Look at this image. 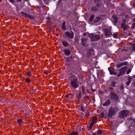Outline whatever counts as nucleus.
<instances>
[{
	"label": "nucleus",
	"mask_w": 135,
	"mask_h": 135,
	"mask_svg": "<svg viewBox=\"0 0 135 135\" xmlns=\"http://www.w3.org/2000/svg\"><path fill=\"white\" fill-rule=\"evenodd\" d=\"M84 35L85 36L86 35V33H84Z\"/></svg>",
	"instance_id": "obj_58"
},
{
	"label": "nucleus",
	"mask_w": 135,
	"mask_h": 135,
	"mask_svg": "<svg viewBox=\"0 0 135 135\" xmlns=\"http://www.w3.org/2000/svg\"><path fill=\"white\" fill-rule=\"evenodd\" d=\"M22 122V120L21 119H19L17 120V122L18 124H20Z\"/></svg>",
	"instance_id": "obj_34"
},
{
	"label": "nucleus",
	"mask_w": 135,
	"mask_h": 135,
	"mask_svg": "<svg viewBox=\"0 0 135 135\" xmlns=\"http://www.w3.org/2000/svg\"><path fill=\"white\" fill-rule=\"evenodd\" d=\"M31 73V71H30L27 73V74L28 76L31 75H32V74Z\"/></svg>",
	"instance_id": "obj_39"
},
{
	"label": "nucleus",
	"mask_w": 135,
	"mask_h": 135,
	"mask_svg": "<svg viewBox=\"0 0 135 135\" xmlns=\"http://www.w3.org/2000/svg\"><path fill=\"white\" fill-rule=\"evenodd\" d=\"M100 4L99 3H97L96 4V6L98 7H100Z\"/></svg>",
	"instance_id": "obj_44"
},
{
	"label": "nucleus",
	"mask_w": 135,
	"mask_h": 135,
	"mask_svg": "<svg viewBox=\"0 0 135 135\" xmlns=\"http://www.w3.org/2000/svg\"><path fill=\"white\" fill-rule=\"evenodd\" d=\"M124 88L123 86V85H121L120 87V89H123Z\"/></svg>",
	"instance_id": "obj_45"
},
{
	"label": "nucleus",
	"mask_w": 135,
	"mask_h": 135,
	"mask_svg": "<svg viewBox=\"0 0 135 135\" xmlns=\"http://www.w3.org/2000/svg\"><path fill=\"white\" fill-rule=\"evenodd\" d=\"M62 43L63 45L65 47H66L68 45H69L68 42H66L65 41H62Z\"/></svg>",
	"instance_id": "obj_16"
},
{
	"label": "nucleus",
	"mask_w": 135,
	"mask_h": 135,
	"mask_svg": "<svg viewBox=\"0 0 135 135\" xmlns=\"http://www.w3.org/2000/svg\"><path fill=\"white\" fill-rule=\"evenodd\" d=\"M127 68L128 67L127 66H125L121 68L119 70V73L117 75V76L119 77L123 74L126 71Z\"/></svg>",
	"instance_id": "obj_6"
},
{
	"label": "nucleus",
	"mask_w": 135,
	"mask_h": 135,
	"mask_svg": "<svg viewBox=\"0 0 135 135\" xmlns=\"http://www.w3.org/2000/svg\"><path fill=\"white\" fill-rule=\"evenodd\" d=\"M100 32H98V33H100Z\"/></svg>",
	"instance_id": "obj_61"
},
{
	"label": "nucleus",
	"mask_w": 135,
	"mask_h": 135,
	"mask_svg": "<svg viewBox=\"0 0 135 135\" xmlns=\"http://www.w3.org/2000/svg\"><path fill=\"white\" fill-rule=\"evenodd\" d=\"M20 13L25 18H28L31 19H33L34 18V17L33 16H31L29 14H27L23 12H21Z\"/></svg>",
	"instance_id": "obj_8"
},
{
	"label": "nucleus",
	"mask_w": 135,
	"mask_h": 135,
	"mask_svg": "<svg viewBox=\"0 0 135 135\" xmlns=\"http://www.w3.org/2000/svg\"><path fill=\"white\" fill-rule=\"evenodd\" d=\"M119 60H120V61H123L124 60H123V59H119Z\"/></svg>",
	"instance_id": "obj_53"
},
{
	"label": "nucleus",
	"mask_w": 135,
	"mask_h": 135,
	"mask_svg": "<svg viewBox=\"0 0 135 135\" xmlns=\"http://www.w3.org/2000/svg\"><path fill=\"white\" fill-rule=\"evenodd\" d=\"M26 81L28 83H29L30 82L31 80L30 78H28L26 79Z\"/></svg>",
	"instance_id": "obj_30"
},
{
	"label": "nucleus",
	"mask_w": 135,
	"mask_h": 135,
	"mask_svg": "<svg viewBox=\"0 0 135 135\" xmlns=\"http://www.w3.org/2000/svg\"><path fill=\"white\" fill-rule=\"evenodd\" d=\"M131 69H129L127 71V74H128L131 71Z\"/></svg>",
	"instance_id": "obj_36"
},
{
	"label": "nucleus",
	"mask_w": 135,
	"mask_h": 135,
	"mask_svg": "<svg viewBox=\"0 0 135 135\" xmlns=\"http://www.w3.org/2000/svg\"><path fill=\"white\" fill-rule=\"evenodd\" d=\"M122 63L123 65H123H127L128 64V62L127 61L124 62H123Z\"/></svg>",
	"instance_id": "obj_32"
},
{
	"label": "nucleus",
	"mask_w": 135,
	"mask_h": 135,
	"mask_svg": "<svg viewBox=\"0 0 135 135\" xmlns=\"http://www.w3.org/2000/svg\"><path fill=\"white\" fill-rule=\"evenodd\" d=\"M132 84L133 85V86H135V81H134L133 83H132Z\"/></svg>",
	"instance_id": "obj_48"
},
{
	"label": "nucleus",
	"mask_w": 135,
	"mask_h": 135,
	"mask_svg": "<svg viewBox=\"0 0 135 135\" xmlns=\"http://www.w3.org/2000/svg\"><path fill=\"white\" fill-rule=\"evenodd\" d=\"M87 39L86 38H83L81 39V44L82 46H86L87 45L86 44Z\"/></svg>",
	"instance_id": "obj_10"
},
{
	"label": "nucleus",
	"mask_w": 135,
	"mask_h": 135,
	"mask_svg": "<svg viewBox=\"0 0 135 135\" xmlns=\"http://www.w3.org/2000/svg\"><path fill=\"white\" fill-rule=\"evenodd\" d=\"M81 90L82 93L83 94H86V93L85 91L84 86L83 85H82L81 87Z\"/></svg>",
	"instance_id": "obj_22"
},
{
	"label": "nucleus",
	"mask_w": 135,
	"mask_h": 135,
	"mask_svg": "<svg viewBox=\"0 0 135 135\" xmlns=\"http://www.w3.org/2000/svg\"><path fill=\"white\" fill-rule=\"evenodd\" d=\"M93 51V49H90L89 50V52L90 53V51Z\"/></svg>",
	"instance_id": "obj_46"
},
{
	"label": "nucleus",
	"mask_w": 135,
	"mask_h": 135,
	"mask_svg": "<svg viewBox=\"0 0 135 135\" xmlns=\"http://www.w3.org/2000/svg\"><path fill=\"white\" fill-rule=\"evenodd\" d=\"M94 18V15H92L89 18V21L91 22L93 21Z\"/></svg>",
	"instance_id": "obj_23"
},
{
	"label": "nucleus",
	"mask_w": 135,
	"mask_h": 135,
	"mask_svg": "<svg viewBox=\"0 0 135 135\" xmlns=\"http://www.w3.org/2000/svg\"><path fill=\"white\" fill-rule=\"evenodd\" d=\"M62 28L63 30H65L66 28L65 26V23L64 21L63 23L62 24Z\"/></svg>",
	"instance_id": "obj_18"
},
{
	"label": "nucleus",
	"mask_w": 135,
	"mask_h": 135,
	"mask_svg": "<svg viewBox=\"0 0 135 135\" xmlns=\"http://www.w3.org/2000/svg\"><path fill=\"white\" fill-rule=\"evenodd\" d=\"M97 132L100 135L102 133V131L101 130H98Z\"/></svg>",
	"instance_id": "obj_31"
},
{
	"label": "nucleus",
	"mask_w": 135,
	"mask_h": 135,
	"mask_svg": "<svg viewBox=\"0 0 135 135\" xmlns=\"http://www.w3.org/2000/svg\"><path fill=\"white\" fill-rule=\"evenodd\" d=\"M132 49L133 51H135V44H132Z\"/></svg>",
	"instance_id": "obj_25"
},
{
	"label": "nucleus",
	"mask_w": 135,
	"mask_h": 135,
	"mask_svg": "<svg viewBox=\"0 0 135 135\" xmlns=\"http://www.w3.org/2000/svg\"><path fill=\"white\" fill-rule=\"evenodd\" d=\"M112 22L115 23H117L118 21L117 16L116 15H114L112 16Z\"/></svg>",
	"instance_id": "obj_12"
},
{
	"label": "nucleus",
	"mask_w": 135,
	"mask_h": 135,
	"mask_svg": "<svg viewBox=\"0 0 135 135\" xmlns=\"http://www.w3.org/2000/svg\"><path fill=\"white\" fill-rule=\"evenodd\" d=\"M109 91L112 92L113 91V89L112 87H109Z\"/></svg>",
	"instance_id": "obj_38"
},
{
	"label": "nucleus",
	"mask_w": 135,
	"mask_h": 135,
	"mask_svg": "<svg viewBox=\"0 0 135 135\" xmlns=\"http://www.w3.org/2000/svg\"><path fill=\"white\" fill-rule=\"evenodd\" d=\"M92 121L91 123L94 125L96 123L97 121V119L96 117H94L92 118Z\"/></svg>",
	"instance_id": "obj_14"
},
{
	"label": "nucleus",
	"mask_w": 135,
	"mask_h": 135,
	"mask_svg": "<svg viewBox=\"0 0 135 135\" xmlns=\"http://www.w3.org/2000/svg\"><path fill=\"white\" fill-rule=\"evenodd\" d=\"M110 98L114 100L117 101L118 99V97L117 95L114 92H111L109 95Z\"/></svg>",
	"instance_id": "obj_5"
},
{
	"label": "nucleus",
	"mask_w": 135,
	"mask_h": 135,
	"mask_svg": "<svg viewBox=\"0 0 135 135\" xmlns=\"http://www.w3.org/2000/svg\"><path fill=\"white\" fill-rule=\"evenodd\" d=\"M72 56H70L69 57L68 59L67 60V61L68 62H69L72 59Z\"/></svg>",
	"instance_id": "obj_28"
},
{
	"label": "nucleus",
	"mask_w": 135,
	"mask_h": 135,
	"mask_svg": "<svg viewBox=\"0 0 135 135\" xmlns=\"http://www.w3.org/2000/svg\"><path fill=\"white\" fill-rule=\"evenodd\" d=\"M78 132L76 131L71 132V133L69 134L68 135H78Z\"/></svg>",
	"instance_id": "obj_21"
},
{
	"label": "nucleus",
	"mask_w": 135,
	"mask_h": 135,
	"mask_svg": "<svg viewBox=\"0 0 135 135\" xmlns=\"http://www.w3.org/2000/svg\"><path fill=\"white\" fill-rule=\"evenodd\" d=\"M133 6H135V2L134 3V5H133Z\"/></svg>",
	"instance_id": "obj_57"
},
{
	"label": "nucleus",
	"mask_w": 135,
	"mask_h": 135,
	"mask_svg": "<svg viewBox=\"0 0 135 135\" xmlns=\"http://www.w3.org/2000/svg\"><path fill=\"white\" fill-rule=\"evenodd\" d=\"M126 22V20H123V21L122 22V23H124L125 24V22Z\"/></svg>",
	"instance_id": "obj_49"
},
{
	"label": "nucleus",
	"mask_w": 135,
	"mask_h": 135,
	"mask_svg": "<svg viewBox=\"0 0 135 135\" xmlns=\"http://www.w3.org/2000/svg\"><path fill=\"white\" fill-rule=\"evenodd\" d=\"M65 36L69 38H73L74 37V33L72 31L71 33L66 31L65 33Z\"/></svg>",
	"instance_id": "obj_7"
},
{
	"label": "nucleus",
	"mask_w": 135,
	"mask_h": 135,
	"mask_svg": "<svg viewBox=\"0 0 135 135\" xmlns=\"http://www.w3.org/2000/svg\"><path fill=\"white\" fill-rule=\"evenodd\" d=\"M104 33L106 37H108L112 35V33L110 31L107 29H105L104 30Z\"/></svg>",
	"instance_id": "obj_9"
},
{
	"label": "nucleus",
	"mask_w": 135,
	"mask_h": 135,
	"mask_svg": "<svg viewBox=\"0 0 135 135\" xmlns=\"http://www.w3.org/2000/svg\"><path fill=\"white\" fill-rule=\"evenodd\" d=\"M119 110V108L117 107L110 108L108 110V116L110 118H112L113 115H115Z\"/></svg>",
	"instance_id": "obj_2"
},
{
	"label": "nucleus",
	"mask_w": 135,
	"mask_h": 135,
	"mask_svg": "<svg viewBox=\"0 0 135 135\" xmlns=\"http://www.w3.org/2000/svg\"><path fill=\"white\" fill-rule=\"evenodd\" d=\"M89 37L91 41H97L99 40L100 38L99 35H95L94 33H91L89 35Z\"/></svg>",
	"instance_id": "obj_3"
},
{
	"label": "nucleus",
	"mask_w": 135,
	"mask_h": 135,
	"mask_svg": "<svg viewBox=\"0 0 135 135\" xmlns=\"http://www.w3.org/2000/svg\"><path fill=\"white\" fill-rule=\"evenodd\" d=\"M132 78L131 77H128V80L126 84L127 85H128L131 81Z\"/></svg>",
	"instance_id": "obj_15"
},
{
	"label": "nucleus",
	"mask_w": 135,
	"mask_h": 135,
	"mask_svg": "<svg viewBox=\"0 0 135 135\" xmlns=\"http://www.w3.org/2000/svg\"><path fill=\"white\" fill-rule=\"evenodd\" d=\"M108 69L110 74H114V75H116L117 74L116 73L114 72V69L113 68L109 67L108 68Z\"/></svg>",
	"instance_id": "obj_11"
},
{
	"label": "nucleus",
	"mask_w": 135,
	"mask_h": 135,
	"mask_svg": "<svg viewBox=\"0 0 135 135\" xmlns=\"http://www.w3.org/2000/svg\"><path fill=\"white\" fill-rule=\"evenodd\" d=\"M69 95H66V96H65L66 97V98L68 97L69 96Z\"/></svg>",
	"instance_id": "obj_55"
},
{
	"label": "nucleus",
	"mask_w": 135,
	"mask_h": 135,
	"mask_svg": "<svg viewBox=\"0 0 135 135\" xmlns=\"http://www.w3.org/2000/svg\"><path fill=\"white\" fill-rule=\"evenodd\" d=\"M110 100H108L106 101L104 104L103 105V106H107L110 104Z\"/></svg>",
	"instance_id": "obj_19"
},
{
	"label": "nucleus",
	"mask_w": 135,
	"mask_h": 135,
	"mask_svg": "<svg viewBox=\"0 0 135 135\" xmlns=\"http://www.w3.org/2000/svg\"><path fill=\"white\" fill-rule=\"evenodd\" d=\"M45 74L46 75H47L48 74V73L47 72H45Z\"/></svg>",
	"instance_id": "obj_56"
},
{
	"label": "nucleus",
	"mask_w": 135,
	"mask_h": 135,
	"mask_svg": "<svg viewBox=\"0 0 135 135\" xmlns=\"http://www.w3.org/2000/svg\"><path fill=\"white\" fill-rule=\"evenodd\" d=\"M90 115L89 112H87L85 114L86 116L88 117H89Z\"/></svg>",
	"instance_id": "obj_35"
},
{
	"label": "nucleus",
	"mask_w": 135,
	"mask_h": 135,
	"mask_svg": "<svg viewBox=\"0 0 135 135\" xmlns=\"http://www.w3.org/2000/svg\"><path fill=\"white\" fill-rule=\"evenodd\" d=\"M135 27V23H133L132 24V26L131 27V28L133 29Z\"/></svg>",
	"instance_id": "obj_37"
},
{
	"label": "nucleus",
	"mask_w": 135,
	"mask_h": 135,
	"mask_svg": "<svg viewBox=\"0 0 135 135\" xmlns=\"http://www.w3.org/2000/svg\"><path fill=\"white\" fill-rule=\"evenodd\" d=\"M78 99H80L81 97V93L80 92V93H79V95H78Z\"/></svg>",
	"instance_id": "obj_33"
},
{
	"label": "nucleus",
	"mask_w": 135,
	"mask_h": 135,
	"mask_svg": "<svg viewBox=\"0 0 135 135\" xmlns=\"http://www.w3.org/2000/svg\"><path fill=\"white\" fill-rule=\"evenodd\" d=\"M94 125L92 123H91L90 125L89 126V128L90 129H91L92 128L93 126Z\"/></svg>",
	"instance_id": "obj_40"
},
{
	"label": "nucleus",
	"mask_w": 135,
	"mask_h": 135,
	"mask_svg": "<svg viewBox=\"0 0 135 135\" xmlns=\"http://www.w3.org/2000/svg\"><path fill=\"white\" fill-rule=\"evenodd\" d=\"M129 112L128 110H124L120 112L119 113V117L123 118L125 117L128 116L129 115Z\"/></svg>",
	"instance_id": "obj_4"
},
{
	"label": "nucleus",
	"mask_w": 135,
	"mask_h": 135,
	"mask_svg": "<svg viewBox=\"0 0 135 135\" xmlns=\"http://www.w3.org/2000/svg\"><path fill=\"white\" fill-rule=\"evenodd\" d=\"M81 114H83V113H81Z\"/></svg>",
	"instance_id": "obj_63"
},
{
	"label": "nucleus",
	"mask_w": 135,
	"mask_h": 135,
	"mask_svg": "<svg viewBox=\"0 0 135 135\" xmlns=\"http://www.w3.org/2000/svg\"><path fill=\"white\" fill-rule=\"evenodd\" d=\"M10 2L12 3H14L15 2V0H8Z\"/></svg>",
	"instance_id": "obj_43"
},
{
	"label": "nucleus",
	"mask_w": 135,
	"mask_h": 135,
	"mask_svg": "<svg viewBox=\"0 0 135 135\" xmlns=\"http://www.w3.org/2000/svg\"><path fill=\"white\" fill-rule=\"evenodd\" d=\"M133 21L134 22H135V18H134V19L133 20Z\"/></svg>",
	"instance_id": "obj_59"
},
{
	"label": "nucleus",
	"mask_w": 135,
	"mask_h": 135,
	"mask_svg": "<svg viewBox=\"0 0 135 135\" xmlns=\"http://www.w3.org/2000/svg\"><path fill=\"white\" fill-rule=\"evenodd\" d=\"M22 0H16V1L17 2H21Z\"/></svg>",
	"instance_id": "obj_50"
},
{
	"label": "nucleus",
	"mask_w": 135,
	"mask_h": 135,
	"mask_svg": "<svg viewBox=\"0 0 135 135\" xmlns=\"http://www.w3.org/2000/svg\"><path fill=\"white\" fill-rule=\"evenodd\" d=\"M90 88H91V90L93 91H94L95 90H94V89H92V87H90Z\"/></svg>",
	"instance_id": "obj_52"
},
{
	"label": "nucleus",
	"mask_w": 135,
	"mask_h": 135,
	"mask_svg": "<svg viewBox=\"0 0 135 135\" xmlns=\"http://www.w3.org/2000/svg\"><path fill=\"white\" fill-rule=\"evenodd\" d=\"M104 116V114L103 112L100 113L99 115V116L101 118H103Z\"/></svg>",
	"instance_id": "obj_26"
},
{
	"label": "nucleus",
	"mask_w": 135,
	"mask_h": 135,
	"mask_svg": "<svg viewBox=\"0 0 135 135\" xmlns=\"http://www.w3.org/2000/svg\"><path fill=\"white\" fill-rule=\"evenodd\" d=\"M100 18L99 17H97L95 18V20H94V22H98L100 20Z\"/></svg>",
	"instance_id": "obj_24"
},
{
	"label": "nucleus",
	"mask_w": 135,
	"mask_h": 135,
	"mask_svg": "<svg viewBox=\"0 0 135 135\" xmlns=\"http://www.w3.org/2000/svg\"><path fill=\"white\" fill-rule=\"evenodd\" d=\"M91 10L93 11L96 12L98 11V9L96 6H94L92 7Z\"/></svg>",
	"instance_id": "obj_20"
},
{
	"label": "nucleus",
	"mask_w": 135,
	"mask_h": 135,
	"mask_svg": "<svg viewBox=\"0 0 135 135\" xmlns=\"http://www.w3.org/2000/svg\"><path fill=\"white\" fill-rule=\"evenodd\" d=\"M81 110L83 112H84V109L82 107L81 108Z\"/></svg>",
	"instance_id": "obj_47"
},
{
	"label": "nucleus",
	"mask_w": 135,
	"mask_h": 135,
	"mask_svg": "<svg viewBox=\"0 0 135 135\" xmlns=\"http://www.w3.org/2000/svg\"><path fill=\"white\" fill-rule=\"evenodd\" d=\"M118 34L117 33H114V34L113 37L114 38H116Z\"/></svg>",
	"instance_id": "obj_42"
},
{
	"label": "nucleus",
	"mask_w": 135,
	"mask_h": 135,
	"mask_svg": "<svg viewBox=\"0 0 135 135\" xmlns=\"http://www.w3.org/2000/svg\"><path fill=\"white\" fill-rule=\"evenodd\" d=\"M86 91L88 93H89L90 92L89 91V89H86Z\"/></svg>",
	"instance_id": "obj_51"
},
{
	"label": "nucleus",
	"mask_w": 135,
	"mask_h": 135,
	"mask_svg": "<svg viewBox=\"0 0 135 135\" xmlns=\"http://www.w3.org/2000/svg\"><path fill=\"white\" fill-rule=\"evenodd\" d=\"M46 7V6L44 5L43 6L42 8H45Z\"/></svg>",
	"instance_id": "obj_54"
},
{
	"label": "nucleus",
	"mask_w": 135,
	"mask_h": 135,
	"mask_svg": "<svg viewBox=\"0 0 135 135\" xmlns=\"http://www.w3.org/2000/svg\"><path fill=\"white\" fill-rule=\"evenodd\" d=\"M129 35H131V34L130 33H129Z\"/></svg>",
	"instance_id": "obj_62"
},
{
	"label": "nucleus",
	"mask_w": 135,
	"mask_h": 135,
	"mask_svg": "<svg viewBox=\"0 0 135 135\" xmlns=\"http://www.w3.org/2000/svg\"><path fill=\"white\" fill-rule=\"evenodd\" d=\"M123 65L122 64V63L120 64H118L116 65V66L118 68H119L120 67H121Z\"/></svg>",
	"instance_id": "obj_29"
},
{
	"label": "nucleus",
	"mask_w": 135,
	"mask_h": 135,
	"mask_svg": "<svg viewBox=\"0 0 135 135\" xmlns=\"http://www.w3.org/2000/svg\"><path fill=\"white\" fill-rule=\"evenodd\" d=\"M1 0H0V2L1 1Z\"/></svg>",
	"instance_id": "obj_64"
},
{
	"label": "nucleus",
	"mask_w": 135,
	"mask_h": 135,
	"mask_svg": "<svg viewBox=\"0 0 135 135\" xmlns=\"http://www.w3.org/2000/svg\"><path fill=\"white\" fill-rule=\"evenodd\" d=\"M93 135H97V134L95 133H94L93 134Z\"/></svg>",
	"instance_id": "obj_60"
},
{
	"label": "nucleus",
	"mask_w": 135,
	"mask_h": 135,
	"mask_svg": "<svg viewBox=\"0 0 135 135\" xmlns=\"http://www.w3.org/2000/svg\"><path fill=\"white\" fill-rule=\"evenodd\" d=\"M116 82L115 81L112 82L111 84V85L112 86L114 87L115 86V84L116 83Z\"/></svg>",
	"instance_id": "obj_27"
},
{
	"label": "nucleus",
	"mask_w": 135,
	"mask_h": 135,
	"mask_svg": "<svg viewBox=\"0 0 135 135\" xmlns=\"http://www.w3.org/2000/svg\"><path fill=\"white\" fill-rule=\"evenodd\" d=\"M122 27L123 28L124 30H126L127 29V25L124 23H122Z\"/></svg>",
	"instance_id": "obj_17"
},
{
	"label": "nucleus",
	"mask_w": 135,
	"mask_h": 135,
	"mask_svg": "<svg viewBox=\"0 0 135 135\" xmlns=\"http://www.w3.org/2000/svg\"><path fill=\"white\" fill-rule=\"evenodd\" d=\"M84 98L85 99H88V100H89V98L87 96H85V97H84Z\"/></svg>",
	"instance_id": "obj_41"
},
{
	"label": "nucleus",
	"mask_w": 135,
	"mask_h": 135,
	"mask_svg": "<svg viewBox=\"0 0 135 135\" xmlns=\"http://www.w3.org/2000/svg\"><path fill=\"white\" fill-rule=\"evenodd\" d=\"M63 51L66 56H68L70 54V51L67 49H64L63 50Z\"/></svg>",
	"instance_id": "obj_13"
},
{
	"label": "nucleus",
	"mask_w": 135,
	"mask_h": 135,
	"mask_svg": "<svg viewBox=\"0 0 135 135\" xmlns=\"http://www.w3.org/2000/svg\"><path fill=\"white\" fill-rule=\"evenodd\" d=\"M73 79L71 81V86L74 89L78 87V78L75 75H73L71 76Z\"/></svg>",
	"instance_id": "obj_1"
}]
</instances>
